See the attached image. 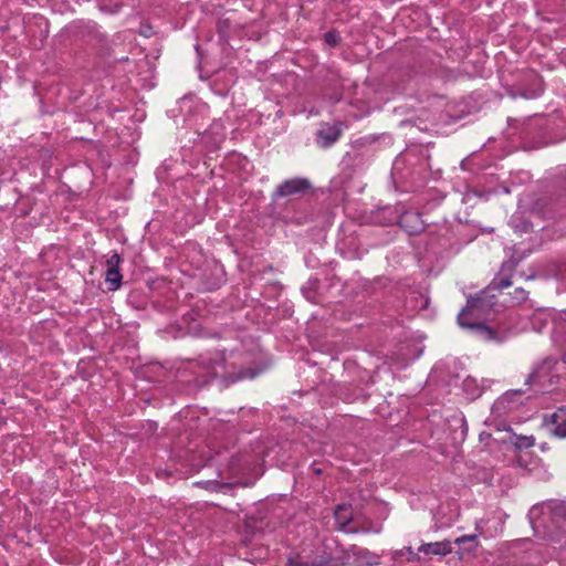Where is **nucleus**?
<instances>
[{
	"instance_id": "a211bd4d",
	"label": "nucleus",
	"mask_w": 566,
	"mask_h": 566,
	"mask_svg": "<svg viewBox=\"0 0 566 566\" xmlns=\"http://www.w3.org/2000/svg\"><path fill=\"white\" fill-rule=\"evenodd\" d=\"M515 265V262L512 260L503 263L500 276L496 279V285L499 289H504L512 285V281L510 277L505 276V272L511 271Z\"/></svg>"
},
{
	"instance_id": "412c9836",
	"label": "nucleus",
	"mask_w": 566,
	"mask_h": 566,
	"mask_svg": "<svg viewBox=\"0 0 566 566\" xmlns=\"http://www.w3.org/2000/svg\"><path fill=\"white\" fill-rule=\"evenodd\" d=\"M454 543L458 545L469 543L470 547H468L467 549L471 551L478 546V535L476 534L463 535V536L457 537L454 539Z\"/></svg>"
},
{
	"instance_id": "f8f14e48",
	"label": "nucleus",
	"mask_w": 566,
	"mask_h": 566,
	"mask_svg": "<svg viewBox=\"0 0 566 566\" xmlns=\"http://www.w3.org/2000/svg\"><path fill=\"white\" fill-rule=\"evenodd\" d=\"M340 136V130L336 126H323L317 130L316 143L322 148L332 146Z\"/></svg>"
},
{
	"instance_id": "20e7f679",
	"label": "nucleus",
	"mask_w": 566,
	"mask_h": 566,
	"mask_svg": "<svg viewBox=\"0 0 566 566\" xmlns=\"http://www.w3.org/2000/svg\"><path fill=\"white\" fill-rule=\"evenodd\" d=\"M337 543L334 538H326L319 545L307 551L303 549L287 559V566H337V557L334 547Z\"/></svg>"
},
{
	"instance_id": "4be33fe9",
	"label": "nucleus",
	"mask_w": 566,
	"mask_h": 566,
	"mask_svg": "<svg viewBox=\"0 0 566 566\" xmlns=\"http://www.w3.org/2000/svg\"><path fill=\"white\" fill-rule=\"evenodd\" d=\"M325 40L329 45H336L338 42V35L333 32H327L325 34Z\"/></svg>"
},
{
	"instance_id": "f03ea898",
	"label": "nucleus",
	"mask_w": 566,
	"mask_h": 566,
	"mask_svg": "<svg viewBox=\"0 0 566 566\" xmlns=\"http://www.w3.org/2000/svg\"><path fill=\"white\" fill-rule=\"evenodd\" d=\"M565 378L566 363L548 357L533 368L525 384L537 386L539 391H551Z\"/></svg>"
},
{
	"instance_id": "1a4fd4ad",
	"label": "nucleus",
	"mask_w": 566,
	"mask_h": 566,
	"mask_svg": "<svg viewBox=\"0 0 566 566\" xmlns=\"http://www.w3.org/2000/svg\"><path fill=\"white\" fill-rule=\"evenodd\" d=\"M311 188V182L306 178H292L284 180L282 184H280L274 193V198H282V197H289L292 195L303 193L306 190Z\"/></svg>"
},
{
	"instance_id": "6ab92c4d",
	"label": "nucleus",
	"mask_w": 566,
	"mask_h": 566,
	"mask_svg": "<svg viewBox=\"0 0 566 566\" xmlns=\"http://www.w3.org/2000/svg\"><path fill=\"white\" fill-rule=\"evenodd\" d=\"M195 50H196L197 57H198L197 70H198V72H199V77H200L202 81H209V78H210V74H209V73H205V72H203V69H202V63H203V51H202V49H201V45H200V44H196V45H195Z\"/></svg>"
},
{
	"instance_id": "b1692460",
	"label": "nucleus",
	"mask_w": 566,
	"mask_h": 566,
	"mask_svg": "<svg viewBox=\"0 0 566 566\" xmlns=\"http://www.w3.org/2000/svg\"><path fill=\"white\" fill-rule=\"evenodd\" d=\"M492 438V434L489 432H481L480 433V441L485 442V444H489V440Z\"/></svg>"
},
{
	"instance_id": "5701e85b",
	"label": "nucleus",
	"mask_w": 566,
	"mask_h": 566,
	"mask_svg": "<svg viewBox=\"0 0 566 566\" xmlns=\"http://www.w3.org/2000/svg\"><path fill=\"white\" fill-rule=\"evenodd\" d=\"M515 297H516V300H517L518 302H523V301H525V300H526V297H527V293H526V291H525V290H523V289H517V290H516V296H515Z\"/></svg>"
},
{
	"instance_id": "39448f33",
	"label": "nucleus",
	"mask_w": 566,
	"mask_h": 566,
	"mask_svg": "<svg viewBox=\"0 0 566 566\" xmlns=\"http://www.w3.org/2000/svg\"><path fill=\"white\" fill-rule=\"evenodd\" d=\"M484 294V292H481L480 295L470 296L468 298L467 307L463 308L458 315V324L462 328L478 331L485 339H494L499 342L503 340L504 337H499L496 333L489 326H485L481 323L471 319V317L478 318L479 313L483 311L486 306H489V303L486 302Z\"/></svg>"
},
{
	"instance_id": "aec40b11",
	"label": "nucleus",
	"mask_w": 566,
	"mask_h": 566,
	"mask_svg": "<svg viewBox=\"0 0 566 566\" xmlns=\"http://www.w3.org/2000/svg\"><path fill=\"white\" fill-rule=\"evenodd\" d=\"M512 224L515 232L518 233H526L532 228V224L528 221L522 220L520 217H513Z\"/></svg>"
},
{
	"instance_id": "7ed1b4c3",
	"label": "nucleus",
	"mask_w": 566,
	"mask_h": 566,
	"mask_svg": "<svg viewBox=\"0 0 566 566\" xmlns=\"http://www.w3.org/2000/svg\"><path fill=\"white\" fill-rule=\"evenodd\" d=\"M221 352L220 361L214 356V378H221V386L227 388L229 385L239 380L253 379L261 370L252 367H241L239 357L230 353L229 359L226 357V352Z\"/></svg>"
},
{
	"instance_id": "4468645a",
	"label": "nucleus",
	"mask_w": 566,
	"mask_h": 566,
	"mask_svg": "<svg viewBox=\"0 0 566 566\" xmlns=\"http://www.w3.org/2000/svg\"><path fill=\"white\" fill-rule=\"evenodd\" d=\"M418 551L423 554L446 556L452 552V543L450 541L426 543Z\"/></svg>"
},
{
	"instance_id": "dca6fc26",
	"label": "nucleus",
	"mask_w": 566,
	"mask_h": 566,
	"mask_svg": "<svg viewBox=\"0 0 566 566\" xmlns=\"http://www.w3.org/2000/svg\"><path fill=\"white\" fill-rule=\"evenodd\" d=\"M462 389L469 399H475L481 395V388L475 378L468 376L462 381Z\"/></svg>"
},
{
	"instance_id": "f257e3e1",
	"label": "nucleus",
	"mask_w": 566,
	"mask_h": 566,
	"mask_svg": "<svg viewBox=\"0 0 566 566\" xmlns=\"http://www.w3.org/2000/svg\"><path fill=\"white\" fill-rule=\"evenodd\" d=\"M534 532L551 541H559L557 530L566 523V502L549 500L534 505L528 512Z\"/></svg>"
},
{
	"instance_id": "f3484780",
	"label": "nucleus",
	"mask_w": 566,
	"mask_h": 566,
	"mask_svg": "<svg viewBox=\"0 0 566 566\" xmlns=\"http://www.w3.org/2000/svg\"><path fill=\"white\" fill-rule=\"evenodd\" d=\"M506 431L509 432V437L503 438L502 441H509L518 449H527L534 444L533 437L516 436L511 433L509 429H506Z\"/></svg>"
},
{
	"instance_id": "0eeeda50",
	"label": "nucleus",
	"mask_w": 566,
	"mask_h": 566,
	"mask_svg": "<svg viewBox=\"0 0 566 566\" xmlns=\"http://www.w3.org/2000/svg\"><path fill=\"white\" fill-rule=\"evenodd\" d=\"M334 517H335V522H336V525L337 527L343 531V532H346V533H353V534H358V533H374V534H379L382 530V526L381 524H371L370 526H354V527H350V523L353 522V518H354V512H353V507L352 505H348V504H339L336 506L335 511H334Z\"/></svg>"
},
{
	"instance_id": "ddd939ff",
	"label": "nucleus",
	"mask_w": 566,
	"mask_h": 566,
	"mask_svg": "<svg viewBox=\"0 0 566 566\" xmlns=\"http://www.w3.org/2000/svg\"><path fill=\"white\" fill-rule=\"evenodd\" d=\"M229 471H230L229 478L232 481L231 482H219V481L214 480V486H213L214 492H218V493L219 492H222V493L231 492V491H233L234 485H237L239 483L238 476H239L240 469H239L237 459L232 460Z\"/></svg>"
},
{
	"instance_id": "2eb2a0df",
	"label": "nucleus",
	"mask_w": 566,
	"mask_h": 566,
	"mask_svg": "<svg viewBox=\"0 0 566 566\" xmlns=\"http://www.w3.org/2000/svg\"><path fill=\"white\" fill-rule=\"evenodd\" d=\"M399 224L410 234L418 233L422 230V221L418 213L406 212L399 219Z\"/></svg>"
},
{
	"instance_id": "393cba45",
	"label": "nucleus",
	"mask_w": 566,
	"mask_h": 566,
	"mask_svg": "<svg viewBox=\"0 0 566 566\" xmlns=\"http://www.w3.org/2000/svg\"><path fill=\"white\" fill-rule=\"evenodd\" d=\"M406 549L408 551L409 554L413 555V552H412L411 547H407Z\"/></svg>"
},
{
	"instance_id": "6e6552de",
	"label": "nucleus",
	"mask_w": 566,
	"mask_h": 566,
	"mask_svg": "<svg viewBox=\"0 0 566 566\" xmlns=\"http://www.w3.org/2000/svg\"><path fill=\"white\" fill-rule=\"evenodd\" d=\"M379 564V557L367 548L356 545L344 552L342 557L343 566H374Z\"/></svg>"
},
{
	"instance_id": "423d86ee",
	"label": "nucleus",
	"mask_w": 566,
	"mask_h": 566,
	"mask_svg": "<svg viewBox=\"0 0 566 566\" xmlns=\"http://www.w3.org/2000/svg\"><path fill=\"white\" fill-rule=\"evenodd\" d=\"M524 392L521 389L507 390L499 397L491 407V416L485 420L488 426H495L497 431L506 430L504 423L496 420L517 410L524 403Z\"/></svg>"
},
{
	"instance_id": "9d476101",
	"label": "nucleus",
	"mask_w": 566,
	"mask_h": 566,
	"mask_svg": "<svg viewBox=\"0 0 566 566\" xmlns=\"http://www.w3.org/2000/svg\"><path fill=\"white\" fill-rule=\"evenodd\" d=\"M120 262L122 258L118 253L112 254L106 261L105 283L108 291H116L122 285Z\"/></svg>"
},
{
	"instance_id": "9b49d317",
	"label": "nucleus",
	"mask_w": 566,
	"mask_h": 566,
	"mask_svg": "<svg viewBox=\"0 0 566 566\" xmlns=\"http://www.w3.org/2000/svg\"><path fill=\"white\" fill-rule=\"evenodd\" d=\"M544 422L552 436L566 438V407H559L552 415L545 416Z\"/></svg>"
}]
</instances>
